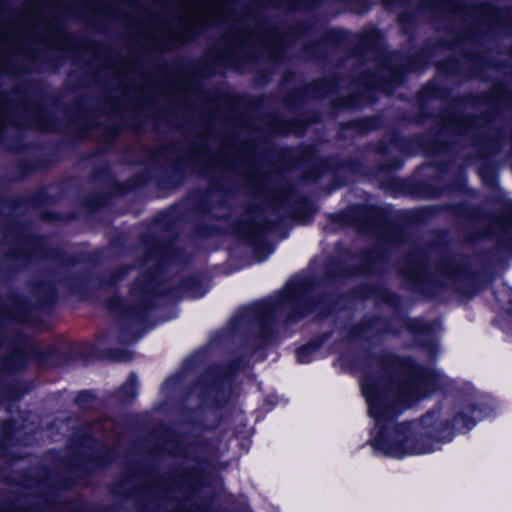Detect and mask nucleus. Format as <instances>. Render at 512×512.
<instances>
[{
    "mask_svg": "<svg viewBox=\"0 0 512 512\" xmlns=\"http://www.w3.org/2000/svg\"><path fill=\"white\" fill-rule=\"evenodd\" d=\"M404 70L402 67L393 66L392 63H385L381 64L377 73L364 71L356 81L365 89H385L387 86L398 84Z\"/></svg>",
    "mask_w": 512,
    "mask_h": 512,
    "instance_id": "13",
    "label": "nucleus"
},
{
    "mask_svg": "<svg viewBox=\"0 0 512 512\" xmlns=\"http://www.w3.org/2000/svg\"><path fill=\"white\" fill-rule=\"evenodd\" d=\"M388 5L406 4L408 0H384Z\"/></svg>",
    "mask_w": 512,
    "mask_h": 512,
    "instance_id": "32",
    "label": "nucleus"
},
{
    "mask_svg": "<svg viewBox=\"0 0 512 512\" xmlns=\"http://www.w3.org/2000/svg\"><path fill=\"white\" fill-rule=\"evenodd\" d=\"M13 243L9 248L7 260L20 267L28 263L30 259L42 258L45 256L44 240L25 232H19L12 239Z\"/></svg>",
    "mask_w": 512,
    "mask_h": 512,
    "instance_id": "10",
    "label": "nucleus"
},
{
    "mask_svg": "<svg viewBox=\"0 0 512 512\" xmlns=\"http://www.w3.org/2000/svg\"><path fill=\"white\" fill-rule=\"evenodd\" d=\"M373 124H374V121H372V120H368V121H365V122H364V126H363V127H361V128H362V129H365V130H369V129H371V128H372Z\"/></svg>",
    "mask_w": 512,
    "mask_h": 512,
    "instance_id": "34",
    "label": "nucleus"
},
{
    "mask_svg": "<svg viewBox=\"0 0 512 512\" xmlns=\"http://www.w3.org/2000/svg\"><path fill=\"white\" fill-rule=\"evenodd\" d=\"M465 57L472 62L473 66L478 67L484 62V56L480 53L465 51Z\"/></svg>",
    "mask_w": 512,
    "mask_h": 512,
    "instance_id": "28",
    "label": "nucleus"
},
{
    "mask_svg": "<svg viewBox=\"0 0 512 512\" xmlns=\"http://www.w3.org/2000/svg\"><path fill=\"white\" fill-rule=\"evenodd\" d=\"M55 48L59 51H65L70 48L71 45V39L69 36L63 34V33H57L56 35V41L53 43Z\"/></svg>",
    "mask_w": 512,
    "mask_h": 512,
    "instance_id": "25",
    "label": "nucleus"
},
{
    "mask_svg": "<svg viewBox=\"0 0 512 512\" xmlns=\"http://www.w3.org/2000/svg\"><path fill=\"white\" fill-rule=\"evenodd\" d=\"M0 512H84L79 506L69 504L65 506L48 505L43 508L32 507L29 509H19L14 506L0 507Z\"/></svg>",
    "mask_w": 512,
    "mask_h": 512,
    "instance_id": "17",
    "label": "nucleus"
},
{
    "mask_svg": "<svg viewBox=\"0 0 512 512\" xmlns=\"http://www.w3.org/2000/svg\"><path fill=\"white\" fill-rule=\"evenodd\" d=\"M175 382H176V380H169V381H167V382H166V384H165V385H166V386H169V385H171V384H173V383H175Z\"/></svg>",
    "mask_w": 512,
    "mask_h": 512,
    "instance_id": "38",
    "label": "nucleus"
},
{
    "mask_svg": "<svg viewBox=\"0 0 512 512\" xmlns=\"http://www.w3.org/2000/svg\"><path fill=\"white\" fill-rule=\"evenodd\" d=\"M17 308L13 311H8L7 316L13 319L19 318L25 312L24 306L19 300H15Z\"/></svg>",
    "mask_w": 512,
    "mask_h": 512,
    "instance_id": "30",
    "label": "nucleus"
},
{
    "mask_svg": "<svg viewBox=\"0 0 512 512\" xmlns=\"http://www.w3.org/2000/svg\"><path fill=\"white\" fill-rule=\"evenodd\" d=\"M377 371H368L362 381V392L367 401L369 414L378 427L372 446L385 455L401 458L405 455L429 453L435 450L438 441H450L453 429L467 431L475 425L477 418L459 413L454 418L453 428L445 421L433 427L439 412H428L418 422L398 424L393 428V437L387 435L386 422L391 421L398 408H406L419 399L439 389L443 379L435 370L419 366L409 357L391 353L379 355Z\"/></svg>",
    "mask_w": 512,
    "mask_h": 512,
    "instance_id": "1",
    "label": "nucleus"
},
{
    "mask_svg": "<svg viewBox=\"0 0 512 512\" xmlns=\"http://www.w3.org/2000/svg\"><path fill=\"white\" fill-rule=\"evenodd\" d=\"M378 44V32L371 30L360 38L357 46V53L360 54L359 58H364L366 55L377 56L376 48Z\"/></svg>",
    "mask_w": 512,
    "mask_h": 512,
    "instance_id": "18",
    "label": "nucleus"
},
{
    "mask_svg": "<svg viewBox=\"0 0 512 512\" xmlns=\"http://www.w3.org/2000/svg\"><path fill=\"white\" fill-rule=\"evenodd\" d=\"M383 255L379 250L366 251L362 255V262L359 268L360 273H371L373 271V264L382 260Z\"/></svg>",
    "mask_w": 512,
    "mask_h": 512,
    "instance_id": "21",
    "label": "nucleus"
},
{
    "mask_svg": "<svg viewBox=\"0 0 512 512\" xmlns=\"http://www.w3.org/2000/svg\"><path fill=\"white\" fill-rule=\"evenodd\" d=\"M182 289L188 297L198 298L204 294V290L194 280L183 283Z\"/></svg>",
    "mask_w": 512,
    "mask_h": 512,
    "instance_id": "24",
    "label": "nucleus"
},
{
    "mask_svg": "<svg viewBox=\"0 0 512 512\" xmlns=\"http://www.w3.org/2000/svg\"><path fill=\"white\" fill-rule=\"evenodd\" d=\"M39 10H40V3H37V4L35 5V7H33V11H32V13H33V14H37V13L39 12Z\"/></svg>",
    "mask_w": 512,
    "mask_h": 512,
    "instance_id": "35",
    "label": "nucleus"
},
{
    "mask_svg": "<svg viewBox=\"0 0 512 512\" xmlns=\"http://www.w3.org/2000/svg\"><path fill=\"white\" fill-rule=\"evenodd\" d=\"M388 302H390L391 304H396V299H395V296L394 295H390L389 298L387 299Z\"/></svg>",
    "mask_w": 512,
    "mask_h": 512,
    "instance_id": "37",
    "label": "nucleus"
},
{
    "mask_svg": "<svg viewBox=\"0 0 512 512\" xmlns=\"http://www.w3.org/2000/svg\"><path fill=\"white\" fill-rule=\"evenodd\" d=\"M400 274L412 287L423 289L431 280L426 253L421 250L409 255Z\"/></svg>",
    "mask_w": 512,
    "mask_h": 512,
    "instance_id": "12",
    "label": "nucleus"
},
{
    "mask_svg": "<svg viewBox=\"0 0 512 512\" xmlns=\"http://www.w3.org/2000/svg\"><path fill=\"white\" fill-rule=\"evenodd\" d=\"M321 345V342L315 340L307 345L300 347L297 351V359L301 363H306L309 361V356L314 353Z\"/></svg>",
    "mask_w": 512,
    "mask_h": 512,
    "instance_id": "23",
    "label": "nucleus"
},
{
    "mask_svg": "<svg viewBox=\"0 0 512 512\" xmlns=\"http://www.w3.org/2000/svg\"><path fill=\"white\" fill-rule=\"evenodd\" d=\"M171 258V247L164 246L158 240H152L145 254L143 265L147 273L141 274L132 285L125 303L118 297L108 300L107 306L112 311H119L122 321L129 326L131 332L125 329L120 333L123 343L135 341L139 335L135 332V326L142 323L154 304L156 297L165 292L159 278V271Z\"/></svg>",
    "mask_w": 512,
    "mask_h": 512,
    "instance_id": "3",
    "label": "nucleus"
},
{
    "mask_svg": "<svg viewBox=\"0 0 512 512\" xmlns=\"http://www.w3.org/2000/svg\"><path fill=\"white\" fill-rule=\"evenodd\" d=\"M236 364L229 366H212L196 381L187 395L188 399L196 398L197 405H221L230 390L231 375Z\"/></svg>",
    "mask_w": 512,
    "mask_h": 512,
    "instance_id": "9",
    "label": "nucleus"
},
{
    "mask_svg": "<svg viewBox=\"0 0 512 512\" xmlns=\"http://www.w3.org/2000/svg\"><path fill=\"white\" fill-rule=\"evenodd\" d=\"M424 94H425V95H429L430 93H429V91H428V90H425V91H424Z\"/></svg>",
    "mask_w": 512,
    "mask_h": 512,
    "instance_id": "40",
    "label": "nucleus"
},
{
    "mask_svg": "<svg viewBox=\"0 0 512 512\" xmlns=\"http://www.w3.org/2000/svg\"><path fill=\"white\" fill-rule=\"evenodd\" d=\"M112 422H96L92 425L90 435L84 436L73 443L71 459L68 468L78 475L88 473L97 466L106 465L114 457L112 450H106L100 441L106 430L110 429Z\"/></svg>",
    "mask_w": 512,
    "mask_h": 512,
    "instance_id": "7",
    "label": "nucleus"
},
{
    "mask_svg": "<svg viewBox=\"0 0 512 512\" xmlns=\"http://www.w3.org/2000/svg\"><path fill=\"white\" fill-rule=\"evenodd\" d=\"M272 227L273 224L268 221L259 222L256 220H249L247 223L240 225L239 234L251 242H256L263 231L271 229Z\"/></svg>",
    "mask_w": 512,
    "mask_h": 512,
    "instance_id": "16",
    "label": "nucleus"
},
{
    "mask_svg": "<svg viewBox=\"0 0 512 512\" xmlns=\"http://www.w3.org/2000/svg\"><path fill=\"white\" fill-rule=\"evenodd\" d=\"M480 173H481L482 177H485V176H484V170H483V169H482V170H480Z\"/></svg>",
    "mask_w": 512,
    "mask_h": 512,
    "instance_id": "39",
    "label": "nucleus"
},
{
    "mask_svg": "<svg viewBox=\"0 0 512 512\" xmlns=\"http://www.w3.org/2000/svg\"><path fill=\"white\" fill-rule=\"evenodd\" d=\"M442 130L471 138L478 147L480 157L498 153L503 143L508 141L506 133L496 128L490 115L476 119L448 114L443 118Z\"/></svg>",
    "mask_w": 512,
    "mask_h": 512,
    "instance_id": "6",
    "label": "nucleus"
},
{
    "mask_svg": "<svg viewBox=\"0 0 512 512\" xmlns=\"http://www.w3.org/2000/svg\"><path fill=\"white\" fill-rule=\"evenodd\" d=\"M363 230L375 233L382 243L397 244L404 240V233L399 226L382 222L378 213L371 209L360 207L356 211Z\"/></svg>",
    "mask_w": 512,
    "mask_h": 512,
    "instance_id": "11",
    "label": "nucleus"
},
{
    "mask_svg": "<svg viewBox=\"0 0 512 512\" xmlns=\"http://www.w3.org/2000/svg\"><path fill=\"white\" fill-rule=\"evenodd\" d=\"M156 443L149 450L152 455L169 454L173 456H183L184 448L182 447L177 435L168 429H163L156 435Z\"/></svg>",
    "mask_w": 512,
    "mask_h": 512,
    "instance_id": "14",
    "label": "nucleus"
},
{
    "mask_svg": "<svg viewBox=\"0 0 512 512\" xmlns=\"http://www.w3.org/2000/svg\"><path fill=\"white\" fill-rule=\"evenodd\" d=\"M286 194H287L286 191L283 194H281L280 199L278 200V202L276 204L277 206L281 205V202L284 199V197H286Z\"/></svg>",
    "mask_w": 512,
    "mask_h": 512,
    "instance_id": "36",
    "label": "nucleus"
},
{
    "mask_svg": "<svg viewBox=\"0 0 512 512\" xmlns=\"http://www.w3.org/2000/svg\"><path fill=\"white\" fill-rule=\"evenodd\" d=\"M494 233L501 243L512 248V202L507 204L505 215L497 220Z\"/></svg>",
    "mask_w": 512,
    "mask_h": 512,
    "instance_id": "15",
    "label": "nucleus"
},
{
    "mask_svg": "<svg viewBox=\"0 0 512 512\" xmlns=\"http://www.w3.org/2000/svg\"><path fill=\"white\" fill-rule=\"evenodd\" d=\"M371 330V322H363L358 324L352 330L353 337H369V331Z\"/></svg>",
    "mask_w": 512,
    "mask_h": 512,
    "instance_id": "26",
    "label": "nucleus"
},
{
    "mask_svg": "<svg viewBox=\"0 0 512 512\" xmlns=\"http://www.w3.org/2000/svg\"><path fill=\"white\" fill-rule=\"evenodd\" d=\"M187 161L193 168L199 169L205 174L219 170L223 173L237 175L249 184L263 185L254 156L247 150L231 146L214 155L205 147H201L193 150Z\"/></svg>",
    "mask_w": 512,
    "mask_h": 512,
    "instance_id": "5",
    "label": "nucleus"
},
{
    "mask_svg": "<svg viewBox=\"0 0 512 512\" xmlns=\"http://www.w3.org/2000/svg\"><path fill=\"white\" fill-rule=\"evenodd\" d=\"M130 359L128 352H122L120 356L116 358L118 361L128 360Z\"/></svg>",
    "mask_w": 512,
    "mask_h": 512,
    "instance_id": "33",
    "label": "nucleus"
},
{
    "mask_svg": "<svg viewBox=\"0 0 512 512\" xmlns=\"http://www.w3.org/2000/svg\"><path fill=\"white\" fill-rule=\"evenodd\" d=\"M341 87L340 81L336 78L321 79L315 83V96L323 97Z\"/></svg>",
    "mask_w": 512,
    "mask_h": 512,
    "instance_id": "20",
    "label": "nucleus"
},
{
    "mask_svg": "<svg viewBox=\"0 0 512 512\" xmlns=\"http://www.w3.org/2000/svg\"><path fill=\"white\" fill-rule=\"evenodd\" d=\"M23 354L20 352L15 353L12 358L7 363V367L11 370H18L22 367L23 364Z\"/></svg>",
    "mask_w": 512,
    "mask_h": 512,
    "instance_id": "27",
    "label": "nucleus"
},
{
    "mask_svg": "<svg viewBox=\"0 0 512 512\" xmlns=\"http://www.w3.org/2000/svg\"><path fill=\"white\" fill-rule=\"evenodd\" d=\"M437 270L439 274L447 277L451 281H457L463 278L462 268L449 259L443 260Z\"/></svg>",
    "mask_w": 512,
    "mask_h": 512,
    "instance_id": "19",
    "label": "nucleus"
},
{
    "mask_svg": "<svg viewBox=\"0 0 512 512\" xmlns=\"http://www.w3.org/2000/svg\"><path fill=\"white\" fill-rule=\"evenodd\" d=\"M309 287L310 282L307 279L288 283L275 298L255 303L241 310L231 321L232 330L268 339L276 316L284 315L289 321H293L312 312Z\"/></svg>",
    "mask_w": 512,
    "mask_h": 512,
    "instance_id": "4",
    "label": "nucleus"
},
{
    "mask_svg": "<svg viewBox=\"0 0 512 512\" xmlns=\"http://www.w3.org/2000/svg\"><path fill=\"white\" fill-rule=\"evenodd\" d=\"M409 328L416 332H422L425 330V325L420 323L419 321H412L409 324Z\"/></svg>",
    "mask_w": 512,
    "mask_h": 512,
    "instance_id": "31",
    "label": "nucleus"
},
{
    "mask_svg": "<svg viewBox=\"0 0 512 512\" xmlns=\"http://www.w3.org/2000/svg\"><path fill=\"white\" fill-rule=\"evenodd\" d=\"M461 18L462 27L453 32V41L449 43L452 47L477 43L481 35L492 32L497 26L509 25L506 12L488 4L466 7Z\"/></svg>",
    "mask_w": 512,
    "mask_h": 512,
    "instance_id": "8",
    "label": "nucleus"
},
{
    "mask_svg": "<svg viewBox=\"0 0 512 512\" xmlns=\"http://www.w3.org/2000/svg\"><path fill=\"white\" fill-rule=\"evenodd\" d=\"M91 395L87 392H81L77 398L76 403L82 408H88L91 401Z\"/></svg>",
    "mask_w": 512,
    "mask_h": 512,
    "instance_id": "29",
    "label": "nucleus"
},
{
    "mask_svg": "<svg viewBox=\"0 0 512 512\" xmlns=\"http://www.w3.org/2000/svg\"><path fill=\"white\" fill-rule=\"evenodd\" d=\"M136 375L131 374L119 389V397L122 401H129L136 396Z\"/></svg>",
    "mask_w": 512,
    "mask_h": 512,
    "instance_id": "22",
    "label": "nucleus"
},
{
    "mask_svg": "<svg viewBox=\"0 0 512 512\" xmlns=\"http://www.w3.org/2000/svg\"><path fill=\"white\" fill-rule=\"evenodd\" d=\"M320 0H198L183 12V21L191 34L202 27L227 25L226 42L230 52L243 61H253L262 55L273 61L281 59L292 37L303 33V27H275L258 15L260 7L291 10L310 8Z\"/></svg>",
    "mask_w": 512,
    "mask_h": 512,
    "instance_id": "2",
    "label": "nucleus"
}]
</instances>
